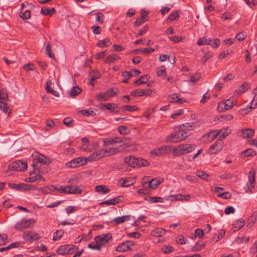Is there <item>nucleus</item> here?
<instances>
[{"label": "nucleus", "mask_w": 257, "mask_h": 257, "mask_svg": "<svg viewBox=\"0 0 257 257\" xmlns=\"http://www.w3.org/2000/svg\"><path fill=\"white\" fill-rule=\"evenodd\" d=\"M24 239L26 241L32 242L33 240H38L40 238V235L32 231H25L23 234Z\"/></svg>", "instance_id": "ddd939ff"}, {"label": "nucleus", "mask_w": 257, "mask_h": 257, "mask_svg": "<svg viewBox=\"0 0 257 257\" xmlns=\"http://www.w3.org/2000/svg\"><path fill=\"white\" fill-rule=\"evenodd\" d=\"M124 198L122 196H118L115 198L104 201L99 203V205L102 206L103 205H114L119 202L123 201Z\"/></svg>", "instance_id": "a211bd4d"}, {"label": "nucleus", "mask_w": 257, "mask_h": 257, "mask_svg": "<svg viewBox=\"0 0 257 257\" xmlns=\"http://www.w3.org/2000/svg\"><path fill=\"white\" fill-rule=\"evenodd\" d=\"M119 93V90L117 88H110L107 90L106 95H107L108 98L116 96Z\"/></svg>", "instance_id": "e433bc0d"}, {"label": "nucleus", "mask_w": 257, "mask_h": 257, "mask_svg": "<svg viewBox=\"0 0 257 257\" xmlns=\"http://www.w3.org/2000/svg\"><path fill=\"white\" fill-rule=\"evenodd\" d=\"M122 108L125 109L126 110L129 112L134 111L137 110L138 109V107L136 106H132V105H123L122 106Z\"/></svg>", "instance_id": "e2e57ef3"}, {"label": "nucleus", "mask_w": 257, "mask_h": 257, "mask_svg": "<svg viewBox=\"0 0 257 257\" xmlns=\"http://www.w3.org/2000/svg\"><path fill=\"white\" fill-rule=\"evenodd\" d=\"M167 75L166 69L165 66H162L157 69V75L158 76H166Z\"/></svg>", "instance_id": "09e8293b"}, {"label": "nucleus", "mask_w": 257, "mask_h": 257, "mask_svg": "<svg viewBox=\"0 0 257 257\" xmlns=\"http://www.w3.org/2000/svg\"><path fill=\"white\" fill-rule=\"evenodd\" d=\"M78 249L77 246L75 247L73 245H62L57 249L56 253L61 255L72 254L75 253V251Z\"/></svg>", "instance_id": "0eeeda50"}, {"label": "nucleus", "mask_w": 257, "mask_h": 257, "mask_svg": "<svg viewBox=\"0 0 257 257\" xmlns=\"http://www.w3.org/2000/svg\"><path fill=\"white\" fill-rule=\"evenodd\" d=\"M120 59V57L116 54H112L111 55H108L105 60V63H111L114 62L117 60Z\"/></svg>", "instance_id": "7c9ffc66"}, {"label": "nucleus", "mask_w": 257, "mask_h": 257, "mask_svg": "<svg viewBox=\"0 0 257 257\" xmlns=\"http://www.w3.org/2000/svg\"><path fill=\"white\" fill-rule=\"evenodd\" d=\"M162 251L165 253L168 254L174 251V248L171 245H164L162 248Z\"/></svg>", "instance_id": "3c124183"}, {"label": "nucleus", "mask_w": 257, "mask_h": 257, "mask_svg": "<svg viewBox=\"0 0 257 257\" xmlns=\"http://www.w3.org/2000/svg\"><path fill=\"white\" fill-rule=\"evenodd\" d=\"M112 239V235L110 233L105 234H102L101 235L96 236L94 238V240L97 242H98L100 247L105 246L108 244L109 240Z\"/></svg>", "instance_id": "1a4fd4ad"}, {"label": "nucleus", "mask_w": 257, "mask_h": 257, "mask_svg": "<svg viewBox=\"0 0 257 257\" xmlns=\"http://www.w3.org/2000/svg\"><path fill=\"white\" fill-rule=\"evenodd\" d=\"M81 114L85 116H93L96 115V113L93 108H89L86 110H81Z\"/></svg>", "instance_id": "a18cd8bd"}, {"label": "nucleus", "mask_w": 257, "mask_h": 257, "mask_svg": "<svg viewBox=\"0 0 257 257\" xmlns=\"http://www.w3.org/2000/svg\"><path fill=\"white\" fill-rule=\"evenodd\" d=\"M190 134L188 132H185L184 130L179 127V130L168 136L166 138V141L169 143H177L185 140Z\"/></svg>", "instance_id": "f257e3e1"}, {"label": "nucleus", "mask_w": 257, "mask_h": 257, "mask_svg": "<svg viewBox=\"0 0 257 257\" xmlns=\"http://www.w3.org/2000/svg\"><path fill=\"white\" fill-rule=\"evenodd\" d=\"M223 143L221 140H218L211 145L209 148V153L214 154L221 151L222 149Z\"/></svg>", "instance_id": "f3484780"}, {"label": "nucleus", "mask_w": 257, "mask_h": 257, "mask_svg": "<svg viewBox=\"0 0 257 257\" xmlns=\"http://www.w3.org/2000/svg\"><path fill=\"white\" fill-rule=\"evenodd\" d=\"M100 77V74L97 70H91L89 72V84L93 86L94 81Z\"/></svg>", "instance_id": "4be33fe9"}, {"label": "nucleus", "mask_w": 257, "mask_h": 257, "mask_svg": "<svg viewBox=\"0 0 257 257\" xmlns=\"http://www.w3.org/2000/svg\"><path fill=\"white\" fill-rule=\"evenodd\" d=\"M88 247L93 249L98 250H100L101 249V247H100V245L99 244L98 242H97L95 240L94 242H92L88 244Z\"/></svg>", "instance_id": "5fc2aeb1"}, {"label": "nucleus", "mask_w": 257, "mask_h": 257, "mask_svg": "<svg viewBox=\"0 0 257 257\" xmlns=\"http://www.w3.org/2000/svg\"><path fill=\"white\" fill-rule=\"evenodd\" d=\"M231 133V130L228 127L223 128L220 131H214L210 132V135L212 136L213 139L215 138L217 136L219 135L220 138H225Z\"/></svg>", "instance_id": "9b49d317"}, {"label": "nucleus", "mask_w": 257, "mask_h": 257, "mask_svg": "<svg viewBox=\"0 0 257 257\" xmlns=\"http://www.w3.org/2000/svg\"><path fill=\"white\" fill-rule=\"evenodd\" d=\"M134 243L132 241L127 240L118 245L116 248L117 251H126L131 249V246H134Z\"/></svg>", "instance_id": "dca6fc26"}, {"label": "nucleus", "mask_w": 257, "mask_h": 257, "mask_svg": "<svg viewBox=\"0 0 257 257\" xmlns=\"http://www.w3.org/2000/svg\"><path fill=\"white\" fill-rule=\"evenodd\" d=\"M123 162L131 167H146L149 165V162L142 158H136L134 156L126 157Z\"/></svg>", "instance_id": "f03ea898"}, {"label": "nucleus", "mask_w": 257, "mask_h": 257, "mask_svg": "<svg viewBox=\"0 0 257 257\" xmlns=\"http://www.w3.org/2000/svg\"><path fill=\"white\" fill-rule=\"evenodd\" d=\"M8 185L10 188L19 191L29 189L28 188V185L25 184H16L10 183L8 184Z\"/></svg>", "instance_id": "5701e85b"}, {"label": "nucleus", "mask_w": 257, "mask_h": 257, "mask_svg": "<svg viewBox=\"0 0 257 257\" xmlns=\"http://www.w3.org/2000/svg\"><path fill=\"white\" fill-rule=\"evenodd\" d=\"M233 105V97H232L226 100L225 102L220 103L218 105L217 109L219 111H222L223 108L225 110H229Z\"/></svg>", "instance_id": "4468645a"}, {"label": "nucleus", "mask_w": 257, "mask_h": 257, "mask_svg": "<svg viewBox=\"0 0 257 257\" xmlns=\"http://www.w3.org/2000/svg\"><path fill=\"white\" fill-rule=\"evenodd\" d=\"M256 155V151L253 149H247L241 152V155L243 158L253 157Z\"/></svg>", "instance_id": "c756f323"}, {"label": "nucleus", "mask_w": 257, "mask_h": 257, "mask_svg": "<svg viewBox=\"0 0 257 257\" xmlns=\"http://www.w3.org/2000/svg\"><path fill=\"white\" fill-rule=\"evenodd\" d=\"M201 77V74L200 73H197L194 75L190 76V80L195 83L200 79Z\"/></svg>", "instance_id": "864d4df0"}, {"label": "nucleus", "mask_w": 257, "mask_h": 257, "mask_svg": "<svg viewBox=\"0 0 257 257\" xmlns=\"http://www.w3.org/2000/svg\"><path fill=\"white\" fill-rule=\"evenodd\" d=\"M152 154L156 156L165 155L163 151L162 150V147L152 151Z\"/></svg>", "instance_id": "69168bd1"}, {"label": "nucleus", "mask_w": 257, "mask_h": 257, "mask_svg": "<svg viewBox=\"0 0 257 257\" xmlns=\"http://www.w3.org/2000/svg\"><path fill=\"white\" fill-rule=\"evenodd\" d=\"M152 93V90L151 89H137L131 92V95L133 97L136 96H149Z\"/></svg>", "instance_id": "2eb2a0df"}, {"label": "nucleus", "mask_w": 257, "mask_h": 257, "mask_svg": "<svg viewBox=\"0 0 257 257\" xmlns=\"http://www.w3.org/2000/svg\"><path fill=\"white\" fill-rule=\"evenodd\" d=\"M103 106L110 112L118 113L119 111V109L118 107V105L116 103H106L103 104Z\"/></svg>", "instance_id": "393cba45"}, {"label": "nucleus", "mask_w": 257, "mask_h": 257, "mask_svg": "<svg viewBox=\"0 0 257 257\" xmlns=\"http://www.w3.org/2000/svg\"><path fill=\"white\" fill-rule=\"evenodd\" d=\"M148 81V75H144V76H141V77L139 79L136 80L134 82V84H136V85H141V84L146 83Z\"/></svg>", "instance_id": "4c0bfd02"}, {"label": "nucleus", "mask_w": 257, "mask_h": 257, "mask_svg": "<svg viewBox=\"0 0 257 257\" xmlns=\"http://www.w3.org/2000/svg\"><path fill=\"white\" fill-rule=\"evenodd\" d=\"M9 168L13 171H24L27 169V163L26 162L18 160L10 164Z\"/></svg>", "instance_id": "9d476101"}, {"label": "nucleus", "mask_w": 257, "mask_h": 257, "mask_svg": "<svg viewBox=\"0 0 257 257\" xmlns=\"http://www.w3.org/2000/svg\"><path fill=\"white\" fill-rule=\"evenodd\" d=\"M95 191L101 194H106L109 192L110 189L105 185H97L95 187Z\"/></svg>", "instance_id": "a878e982"}, {"label": "nucleus", "mask_w": 257, "mask_h": 257, "mask_svg": "<svg viewBox=\"0 0 257 257\" xmlns=\"http://www.w3.org/2000/svg\"><path fill=\"white\" fill-rule=\"evenodd\" d=\"M256 220V215H254V214L250 216L247 220V226L248 227H252L254 223L255 222Z\"/></svg>", "instance_id": "c03bdc74"}, {"label": "nucleus", "mask_w": 257, "mask_h": 257, "mask_svg": "<svg viewBox=\"0 0 257 257\" xmlns=\"http://www.w3.org/2000/svg\"><path fill=\"white\" fill-rule=\"evenodd\" d=\"M108 99L106 93L100 92L97 95V100H104L106 101Z\"/></svg>", "instance_id": "6e6d98bb"}, {"label": "nucleus", "mask_w": 257, "mask_h": 257, "mask_svg": "<svg viewBox=\"0 0 257 257\" xmlns=\"http://www.w3.org/2000/svg\"><path fill=\"white\" fill-rule=\"evenodd\" d=\"M241 134L244 139L251 138L254 134V131L251 128H245L241 131Z\"/></svg>", "instance_id": "b1692460"}, {"label": "nucleus", "mask_w": 257, "mask_h": 257, "mask_svg": "<svg viewBox=\"0 0 257 257\" xmlns=\"http://www.w3.org/2000/svg\"><path fill=\"white\" fill-rule=\"evenodd\" d=\"M80 89L78 86L73 87L70 92V95L71 96H75L80 93V91H78V90H80Z\"/></svg>", "instance_id": "4d7b16f0"}, {"label": "nucleus", "mask_w": 257, "mask_h": 257, "mask_svg": "<svg viewBox=\"0 0 257 257\" xmlns=\"http://www.w3.org/2000/svg\"><path fill=\"white\" fill-rule=\"evenodd\" d=\"M196 174L197 176L203 180L208 181V178L209 175L205 173L204 171H198L196 172Z\"/></svg>", "instance_id": "8fccbe9b"}, {"label": "nucleus", "mask_w": 257, "mask_h": 257, "mask_svg": "<svg viewBox=\"0 0 257 257\" xmlns=\"http://www.w3.org/2000/svg\"><path fill=\"white\" fill-rule=\"evenodd\" d=\"M249 88V84L246 82H244L235 91L237 94H239L245 92Z\"/></svg>", "instance_id": "2f4dec72"}, {"label": "nucleus", "mask_w": 257, "mask_h": 257, "mask_svg": "<svg viewBox=\"0 0 257 257\" xmlns=\"http://www.w3.org/2000/svg\"><path fill=\"white\" fill-rule=\"evenodd\" d=\"M104 157L103 150L96 151L90 154L88 157H81V166L86 165L88 161L92 162L99 160Z\"/></svg>", "instance_id": "20e7f679"}, {"label": "nucleus", "mask_w": 257, "mask_h": 257, "mask_svg": "<svg viewBox=\"0 0 257 257\" xmlns=\"http://www.w3.org/2000/svg\"><path fill=\"white\" fill-rule=\"evenodd\" d=\"M179 17V13L178 11H175L172 13L170 14L169 16L167 21L168 22H171L175 20H176L177 18H178Z\"/></svg>", "instance_id": "37998d69"}, {"label": "nucleus", "mask_w": 257, "mask_h": 257, "mask_svg": "<svg viewBox=\"0 0 257 257\" xmlns=\"http://www.w3.org/2000/svg\"><path fill=\"white\" fill-rule=\"evenodd\" d=\"M149 29L148 25L144 26L139 32L136 34V37H139L143 35L146 33Z\"/></svg>", "instance_id": "052dcab7"}, {"label": "nucleus", "mask_w": 257, "mask_h": 257, "mask_svg": "<svg viewBox=\"0 0 257 257\" xmlns=\"http://www.w3.org/2000/svg\"><path fill=\"white\" fill-rule=\"evenodd\" d=\"M96 22L102 24L104 21V15L101 13H97L95 14Z\"/></svg>", "instance_id": "13d9d810"}, {"label": "nucleus", "mask_w": 257, "mask_h": 257, "mask_svg": "<svg viewBox=\"0 0 257 257\" xmlns=\"http://www.w3.org/2000/svg\"><path fill=\"white\" fill-rule=\"evenodd\" d=\"M204 247V244H200L199 242H197L194 245L191 250L192 251H198L201 250Z\"/></svg>", "instance_id": "bf43d9fd"}, {"label": "nucleus", "mask_w": 257, "mask_h": 257, "mask_svg": "<svg viewBox=\"0 0 257 257\" xmlns=\"http://www.w3.org/2000/svg\"><path fill=\"white\" fill-rule=\"evenodd\" d=\"M45 53L48 55L51 58H54V55L52 54L51 52V46L50 43L48 42L46 45L45 48Z\"/></svg>", "instance_id": "de8ad7c7"}, {"label": "nucleus", "mask_w": 257, "mask_h": 257, "mask_svg": "<svg viewBox=\"0 0 257 257\" xmlns=\"http://www.w3.org/2000/svg\"><path fill=\"white\" fill-rule=\"evenodd\" d=\"M41 173H44V172L42 171L41 168L40 169H38V171H36V174H32L31 176L34 175L33 176H31L29 178H26L25 181L26 182H34L36 181H41L43 180L44 181L45 179L41 174Z\"/></svg>", "instance_id": "6ab92c4d"}, {"label": "nucleus", "mask_w": 257, "mask_h": 257, "mask_svg": "<svg viewBox=\"0 0 257 257\" xmlns=\"http://www.w3.org/2000/svg\"><path fill=\"white\" fill-rule=\"evenodd\" d=\"M20 17L23 20H27L30 18L31 17V12L29 10L26 11L25 12H20Z\"/></svg>", "instance_id": "603ef678"}, {"label": "nucleus", "mask_w": 257, "mask_h": 257, "mask_svg": "<svg viewBox=\"0 0 257 257\" xmlns=\"http://www.w3.org/2000/svg\"><path fill=\"white\" fill-rule=\"evenodd\" d=\"M211 42H212V40L210 38H200L197 42V45L198 46L210 45L211 44Z\"/></svg>", "instance_id": "c9c22d12"}, {"label": "nucleus", "mask_w": 257, "mask_h": 257, "mask_svg": "<svg viewBox=\"0 0 257 257\" xmlns=\"http://www.w3.org/2000/svg\"><path fill=\"white\" fill-rule=\"evenodd\" d=\"M150 201L152 203H162L164 201V199L160 197H150Z\"/></svg>", "instance_id": "680f3d73"}, {"label": "nucleus", "mask_w": 257, "mask_h": 257, "mask_svg": "<svg viewBox=\"0 0 257 257\" xmlns=\"http://www.w3.org/2000/svg\"><path fill=\"white\" fill-rule=\"evenodd\" d=\"M162 182L160 179L154 178L151 179L150 177H145L142 179V183L143 187L148 188L151 189H156Z\"/></svg>", "instance_id": "39448f33"}, {"label": "nucleus", "mask_w": 257, "mask_h": 257, "mask_svg": "<svg viewBox=\"0 0 257 257\" xmlns=\"http://www.w3.org/2000/svg\"><path fill=\"white\" fill-rule=\"evenodd\" d=\"M50 163L51 161H50L46 157L43 156L36 158L33 164L34 170L30 172V175H32V174H36V171L39 169L38 168V166L40 165H42V166L43 165H48Z\"/></svg>", "instance_id": "6e6552de"}, {"label": "nucleus", "mask_w": 257, "mask_h": 257, "mask_svg": "<svg viewBox=\"0 0 257 257\" xmlns=\"http://www.w3.org/2000/svg\"><path fill=\"white\" fill-rule=\"evenodd\" d=\"M244 223L245 221L243 219H238L235 223L233 224V231L235 232L241 228L242 226L244 225Z\"/></svg>", "instance_id": "473e14b6"}, {"label": "nucleus", "mask_w": 257, "mask_h": 257, "mask_svg": "<svg viewBox=\"0 0 257 257\" xmlns=\"http://www.w3.org/2000/svg\"><path fill=\"white\" fill-rule=\"evenodd\" d=\"M179 127L182 130H184L185 132H189V131L193 129V123H186L185 124L180 125Z\"/></svg>", "instance_id": "58836bf2"}, {"label": "nucleus", "mask_w": 257, "mask_h": 257, "mask_svg": "<svg viewBox=\"0 0 257 257\" xmlns=\"http://www.w3.org/2000/svg\"><path fill=\"white\" fill-rule=\"evenodd\" d=\"M218 197L222 198L224 199H230L231 197V195L228 192H225L223 193H220L218 194Z\"/></svg>", "instance_id": "0e129e2a"}, {"label": "nucleus", "mask_w": 257, "mask_h": 257, "mask_svg": "<svg viewBox=\"0 0 257 257\" xmlns=\"http://www.w3.org/2000/svg\"><path fill=\"white\" fill-rule=\"evenodd\" d=\"M118 132L122 135H127L130 133L129 129L124 125H120L118 127Z\"/></svg>", "instance_id": "49530a36"}, {"label": "nucleus", "mask_w": 257, "mask_h": 257, "mask_svg": "<svg viewBox=\"0 0 257 257\" xmlns=\"http://www.w3.org/2000/svg\"><path fill=\"white\" fill-rule=\"evenodd\" d=\"M8 95L6 90L4 89H0V101H7Z\"/></svg>", "instance_id": "ea45409f"}, {"label": "nucleus", "mask_w": 257, "mask_h": 257, "mask_svg": "<svg viewBox=\"0 0 257 257\" xmlns=\"http://www.w3.org/2000/svg\"><path fill=\"white\" fill-rule=\"evenodd\" d=\"M64 234V231L62 230H57L53 234V240H58Z\"/></svg>", "instance_id": "79ce46f5"}, {"label": "nucleus", "mask_w": 257, "mask_h": 257, "mask_svg": "<svg viewBox=\"0 0 257 257\" xmlns=\"http://www.w3.org/2000/svg\"><path fill=\"white\" fill-rule=\"evenodd\" d=\"M180 94L178 93H174L168 97V100L171 103H177L182 104L186 102L183 98H180Z\"/></svg>", "instance_id": "aec40b11"}, {"label": "nucleus", "mask_w": 257, "mask_h": 257, "mask_svg": "<svg viewBox=\"0 0 257 257\" xmlns=\"http://www.w3.org/2000/svg\"><path fill=\"white\" fill-rule=\"evenodd\" d=\"M80 162V157H78L66 163L65 165L69 168H75L79 166Z\"/></svg>", "instance_id": "cd10ccee"}, {"label": "nucleus", "mask_w": 257, "mask_h": 257, "mask_svg": "<svg viewBox=\"0 0 257 257\" xmlns=\"http://www.w3.org/2000/svg\"><path fill=\"white\" fill-rule=\"evenodd\" d=\"M41 13L45 16H51L56 13V11L55 8H48L46 7H43L42 8Z\"/></svg>", "instance_id": "bb28decb"}, {"label": "nucleus", "mask_w": 257, "mask_h": 257, "mask_svg": "<svg viewBox=\"0 0 257 257\" xmlns=\"http://www.w3.org/2000/svg\"><path fill=\"white\" fill-rule=\"evenodd\" d=\"M196 146L194 144H181L173 150V154L175 156H180L188 154L195 150Z\"/></svg>", "instance_id": "7ed1b4c3"}, {"label": "nucleus", "mask_w": 257, "mask_h": 257, "mask_svg": "<svg viewBox=\"0 0 257 257\" xmlns=\"http://www.w3.org/2000/svg\"><path fill=\"white\" fill-rule=\"evenodd\" d=\"M80 175L79 174L74 175L71 180H69V182L72 184H77L79 182L80 179Z\"/></svg>", "instance_id": "338daca9"}, {"label": "nucleus", "mask_w": 257, "mask_h": 257, "mask_svg": "<svg viewBox=\"0 0 257 257\" xmlns=\"http://www.w3.org/2000/svg\"><path fill=\"white\" fill-rule=\"evenodd\" d=\"M255 172L254 169H251L248 174L249 182L250 184H253L255 182Z\"/></svg>", "instance_id": "a19ab883"}, {"label": "nucleus", "mask_w": 257, "mask_h": 257, "mask_svg": "<svg viewBox=\"0 0 257 257\" xmlns=\"http://www.w3.org/2000/svg\"><path fill=\"white\" fill-rule=\"evenodd\" d=\"M31 219H22L20 222H18L16 224L15 226V228L17 230H22L24 229L29 228L31 224Z\"/></svg>", "instance_id": "412c9836"}, {"label": "nucleus", "mask_w": 257, "mask_h": 257, "mask_svg": "<svg viewBox=\"0 0 257 257\" xmlns=\"http://www.w3.org/2000/svg\"><path fill=\"white\" fill-rule=\"evenodd\" d=\"M129 215H125L121 217H116L114 218L112 221L115 223V224H119L124 222L126 219H129Z\"/></svg>", "instance_id": "f704fd0d"}, {"label": "nucleus", "mask_w": 257, "mask_h": 257, "mask_svg": "<svg viewBox=\"0 0 257 257\" xmlns=\"http://www.w3.org/2000/svg\"><path fill=\"white\" fill-rule=\"evenodd\" d=\"M73 120L69 117L65 118L63 120L64 124L68 127L72 126Z\"/></svg>", "instance_id": "774afa93"}, {"label": "nucleus", "mask_w": 257, "mask_h": 257, "mask_svg": "<svg viewBox=\"0 0 257 257\" xmlns=\"http://www.w3.org/2000/svg\"><path fill=\"white\" fill-rule=\"evenodd\" d=\"M111 44L109 40L106 38L102 40H99L96 45L100 48H104L109 46Z\"/></svg>", "instance_id": "72a5a7b5"}, {"label": "nucleus", "mask_w": 257, "mask_h": 257, "mask_svg": "<svg viewBox=\"0 0 257 257\" xmlns=\"http://www.w3.org/2000/svg\"><path fill=\"white\" fill-rule=\"evenodd\" d=\"M94 148V145L89 143L88 138L83 137L81 139V150L89 152L92 151Z\"/></svg>", "instance_id": "f8f14e48"}, {"label": "nucleus", "mask_w": 257, "mask_h": 257, "mask_svg": "<svg viewBox=\"0 0 257 257\" xmlns=\"http://www.w3.org/2000/svg\"><path fill=\"white\" fill-rule=\"evenodd\" d=\"M54 190L58 191L61 193L68 194H80V190L78 187L73 186H67L64 187L63 186H53Z\"/></svg>", "instance_id": "423d86ee"}, {"label": "nucleus", "mask_w": 257, "mask_h": 257, "mask_svg": "<svg viewBox=\"0 0 257 257\" xmlns=\"http://www.w3.org/2000/svg\"><path fill=\"white\" fill-rule=\"evenodd\" d=\"M120 181H123L121 184V187H128L133 185L135 183V180L132 178H127L125 179H121Z\"/></svg>", "instance_id": "c85d7f7f"}]
</instances>
